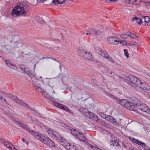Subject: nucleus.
<instances>
[{
    "mask_svg": "<svg viewBox=\"0 0 150 150\" xmlns=\"http://www.w3.org/2000/svg\"><path fill=\"white\" fill-rule=\"evenodd\" d=\"M64 2H65V0H53L52 3L53 4L57 5L62 4Z\"/></svg>",
    "mask_w": 150,
    "mask_h": 150,
    "instance_id": "b1692460",
    "label": "nucleus"
},
{
    "mask_svg": "<svg viewBox=\"0 0 150 150\" xmlns=\"http://www.w3.org/2000/svg\"><path fill=\"white\" fill-rule=\"evenodd\" d=\"M128 78L130 81L132 83L138 86L139 82H140V80L138 79L137 78L133 76H130L128 77Z\"/></svg>",
    "mask_w": 150,
    "mask_h": 150,
    "instance_id": "4468645a",
    "label": "nucleus"
},
{
    "mask_svg": "<svg viewBox=\"0 0 150 150\" xmlns=\"http://www.w3.org/2000/svg\"><path fill=\"white\" fill-rule=\"evenodd\" d=\"M24 72L28 74L31 77H33L34 76L33 74L29 71V69L27 68H24Z\"/></svg>",
    "mask_w": 150,
    "mask_h": 150,
    "instance_id": "bb28decb",
    "label": "nucleus"
},
{
    "mask_svg": "<svg viewBox=\"0 0 150 150\" xmlns=\"http://www.w3.org/2000/svg\"><path fill=\"white\" fill-rule=\"evenodd\" d=\"M33 122L38 126H40V123L39 122H37L36 121L34 120L33 121Z\"/></svg>",
    "mask_w": 150,
    "mask_h": 150,
    "instance_id": "e433bc0d",
    "label": "nucleus"
},
{
    "mask_svg": "<svg viewBox=\"0 0 150 150\" xmlns=\"http://www.w3.org/2000/svg\"><path fill=\"white\" fill-rule=\"evenodd\" d=\"M53 103L55 106L57 107L63 109L64 110L67 111L68 112H71V110L69 108L65 106H64L62 104L55 102H54Z\"/></svg>",
    "mask_w": 150,
    "mask_h": 150,
    "instance_id": "ddd939ff",
    "label": "nucleus"
},
{
    "mask_svg": "<svg viewBox=\"0 0 150 150\" xmlns=\"http://www.w3.org/2000/svg\"><path fill=\"white\" fill-rule=\"evenodd\" d=\"M100 115L102 118L112 122L113 125H117V123L116 120L112 117L102 112L100 113Z\"/></svg>",
    "mask_w": 150,
    "mask_h": 150,
    "instance_id": "9d476101",
    "label": "nucleus"
},
{
    "mask_svg": "<svg viewBox=\"0 0 150 150\" xmlns=\"http://www.w3.org/2000/svg\"><path fill=\"white\" fill-rule=\"evenodd\" d=\"M130 4H132L139 5L141 3L139 0H129Z\"/></svg>",
    "mask_w": 150,
    "mask_h": 150,
    "instance_id": "cd10ccee",
    "label": "nucleus"
},
{
    "mask_svg": "<svg viewBox=\"0 0 150 150\" xmlns=\"http://www.w3.org/2000/svg\"><path fill=\"white\" fill-rule=\"evenodd\" d=\"M26 143L27 145L28 144H29L28 142V141L26 142Z\"/></svg>",
    "mask_w": 150,
    "mask_h": 150,
    "instance_id": "de8ad7c7",
    "label": "nucleus"
},
{
    "mask_svg": "<svg viewBox=\"0 0 150 150\" xmlns=\"http://www.w3.org/2000/svg\"><path fill=\"white\" fill-rule=\"evenodd\" d=\"M13 74H15V73H14Z\"/></svg>",
    "mask_w": 150,
    "mask_h": 150,
    "instance_id": "603ef678",
    "label": "nucleus"
},
{
    "mask_svg": "<svg viewBox=\"0 0 150 150\" xmlns=\"http://www.w3.org/2000/svg\"><path fill=\"white\" fill-rule=\"evenodd\" d=\"M98 54L102 57L106 58L108 56L107 53L103 50H100L98 52Z\"/></svg>",
    "mask_w": 150,
    "mask_h": 150,
    "instance_id": "393cba45",
    "label": "nucleus"
},
{
    "mask_svg": "<svg viewBox=\"0 0 150 150\" xmlns=\"http://www.w3.org/2000/svg\"><path fill=\"white\" fill-rule=\"evenodd\" d=\"M108 41L111 44L116 45L118 44L120 42L119 39L114 36H111L108 37Z\"/></svg>",
    "mask_w": 150,
    "mask_h": 150,
    "instance_id": "9b49d317",
    "label": "nucleus"
},
{
    "mask_svg": "<svg viewBox=\"0 0 150 150\" xmlns=\"http://www.w3.org/2000/svg\"><path fill=\"white\" fill-rule=\"evenodd\" d=\"M111 63H115V61L110 56H107V57L106 58Z\"/></svg>",
    "mask_w": 150,
    "mask_h": 150,
    "instance_id": "2f4dec72",
    "label": "nucleus"
},
{
    "mask_svg": "<svg viewBox=\"0 0 150 150\" xmlns=\"http://www.w3.org/2000/svg\"><path fill=\"white\" fill-rule=\"evenodd\" d=\"M129 139L131 142L141 146L145 150H150V148L147 146L144 143L131 137H129Z\"/></svg>",
    "mask_w": 150,
    "mask_h": 150,
    "instance_id": "0eeeda50",
    "label": "nucleus"
},
{
    "mask_svg": "<svg viewBox=\"0 0 150 150\" xmlns=\"http://www.w3.org/2000/svg\"><path fill=\"white\" fill-rule=\"evenodd\" d=\"M46 0H37L38 2L40 3H43Z\"/></svg>",
    "mask_w": 150,
    "mask_h": 150,
    "instance_id": "58836bf2",
    "label": "nucleus"
},
{
    "mask_svg": "<svg viewBox=\"0 0 150 150\" xmlns=\"http://www.w3.org/2000/svg\"><path fill=\"white\" fill-rule=\"evenodd\" d=\"M44 96L45 97L49 98V95H48V94H45L44 95Z\"/></svg>",
    "mask_w": 150,
    "mask_h": 150,
    "instance_id": "a19ab883",
    "label": "nucleus"
},
{
    "mask_svg": "<svg viewBox=\"0 0 150 150\" xmlns=\"http://www.w3.org/2000/svg\"><path fill=\"white\" fill-rule=\"evenodd\" d=\"M4 146L7 148H8L11 150H12V148H13L14 146L13 145L8 142H4Z\"/></svg>",
    "mask_w": 150,
    "mask_h": 150,
    "instance_id": "6ab92c4d",
    "label": "nucleus"
},
{
    "mask_svg": "<svg viewBox=\"0 0 150 150\" xmlns=\"http://www.w3.org/2000/svg\"><path fill=\"white\" fill-rule=\"evenodd\" d=\"M90 33H86V35H90Z\"/></svg>",
    "mask_w": 150,
    "mask_h": 150,
    "instance_id": "09e8293b",
    "label": "nucleus"
},
{
    "mask_svg": "<svg viewBox=\"0 0 150 150\" xmlns=\"http://www.w3.org/2000/svg\"><path fill=\"white\" fill-rule=\"evenodd\" d=\"M22 141L23 142L25 141V139L24 138H22Z\"/></svg>",
    "mask_w": 150,
    "mask_h": 150,
    "instance_id": "49530a36",
    "label": "nucleus"
},
{
    "mask_svg": "<svg viewBox=\"0 0 150 150\" xmlns=\"http://www.w3.org/2000/svg\"><path fill=\"white\" fill-rule=\"evenodd\" d=\"M5 63L7 66H8L11 69L14 70H16L17 68L14 65L12 64L10 62V61L8 60H6L5 61Z\"/></svg>",
    "mask_w": 150,
    "mask_h": 150,
    "instance_id": "a211bd4d",
    "label": "nucleus"
},
{
    "mask_svg": "<svg viewBox=\"0 0 150 150\" xmlns=\"http://www.w3.org/2000/svg\"><path fill=\"white\" fill-rule=\"evenodd\" d=\"M0 100L3 103L5 102L6 104H7V102L6 100L3 98L2 96L0 95Z\"/></svg>",
    "mask_w": 150,
    "mask_h": 150,
    "instance_id": "f704fd0d",
    "label": "nucleus"
},
{
    "mask_svg": "<svg viewBox=\"0 0 150 150\" xmlns=\"http://www.w3.org/2000/svg\"><path fill=\"white\" fill-rule=\"evenodd\" d=\"M47 132L50 136L54 138L59 142H64V138L62 137L56 132L52 131L50 129L48 128L47 129Z\"/></svg>",
    "mask_w": 150,
    "mask_h": 150,
    "instance_id": "423d86ee",
    "label": "nucleus"
},
{
    "mask_svg": "<svg viewBox=\"0 0 150 150\" xmlns=\"http://www.w3.org/2000/svg\"><path fill=\"white\" fill-rule=\"evenodd\" d=\"M134 21H136V23L139 25H140L142 23V19L140 18H137L136 17L132 18L131 20V21L132 22H133Z\"/></svg>",
    "mask_w": 150,
    "mask_h": 150,
    "instance_id": "aec40b11",
    "label": "nucleus"
},
{
    "mask_svg": "<svg viewBox=\"0 0 150 150\" xmlns=\"http://www.w3.org/2000/svg\"><path fill=\"white\" fill-rule=\"evenodd\" d=\"M132 103L135 106L136 109H138L150 115V109L146 104L143 103L140 100L136 98H134Z\"/></svg>",
    "mask_w": 150,
    "mask_h": 150,
    "instance_id": "20e7f679",
    "label": "nucleus"
},
{
    "mask_svg": "<svg viewBox=\"0 0 150 150\" xmlns=\"http://www.w3.org/2000/svg\"><path fill=\"white\" fill-rule=\"evenodd\" d=\"M71 133L76 138L83 142L86 141V138L82 133H80L75 129L72 130Z\"/></svg>",
    "mask_w": 150,
    "mask_h": 150,
    "instance_id": "6e6552de",
    "label": "nucleus"
},
{
    "mask_svg": "<svg viewBox=\"0 0 150 150\" xmlns=\"http://www.w3.org/2000/svg\"><path fill=\"white\" fill-rule=\"evenodd\" d=\"M142 19L144 20V21L146 23H148L149 22V18L148 16H146L144 17Z\"/></svg>",
    "mask_w": 150,
    "mask_h": 150,
    "instance_id": "473e14b6",
    "label": "nucleus"
},
{
    "mask_svg": "<svg viewBox=\"0 0 150 150\" xmlns=\"http://www.w3.org/2000/svg\"><path fill=\"white\" fill-rule=\"evenodd\" d=\"M122 146L124 147H126L127 146V145L125 144L124 143L122 142Z\"/></svg>",
    "mask_w": 150,
    "mask_h": 150,
    "instance_id": "c03bdc74",
    "label": "nucleus"
},
{
    "mask_svg": "<svg viewBox=\"0 0 150 150\" xmlns=\"http://www.w3.org/2000/svg\"><path fill=\"white\" fill-rule=\"evenodd\" d=\"M128 38H129L131 39L136 38L137 37V36L131 33L130 32H127Z\"/></svg>",
    "mask_w": 150,
    "mask_h": 150,
    "instance_id": "c85d7f7f",
    "label": "nucleus"
},
{
    "mask_svg": "<svg viewBox=\"0 0 150 150\" xmlns=\"http://www.w3.org/2000/svg\"><path fill=\"white\" fill-rule=\"evenodd\" d=\"M40 78H42V77L41 76L40 77Z\"/></svg>",
    "mask_w": 150,
    "mask_h": 150,
    "instance_id": "3c124183",
    "label": "nucleus"
},
{
    "mask_svg": "<svg viewBox=\"0 0 150 150\" xmlns=\"http://www.w3.org/2000/svg\"><path fill=\"white\" fill-rule=\"evenodd\" d=\"M121 45H126L127 44V42L125 40H120V43Z\"/></svg>",
    "mask_w": 150,
    "mask_h": 150,
    "instance_id": "c9c22d12",
    "label": "nucleus"
},
{
    "mask_svg": "<svg viewBox=\"0 0 150 150\" xmlns=\"http://www.w3.org/2000/svg\"><path fill=\"white\" fill-rule=\"evenodd\" d=\"M129 1V0H125V2L126 3L130 4Z\"/></svg>",
    "mask_w": 150,
    "mask_h": 150,
    "instance_id": "79ce46f5",
    "label": "nucleus"
},
{
    "mask_svg": "<svg viewBox=\"0 0 150 150\" xmlns=\"http://www.w3.org/2000/svg\"><path fill=\"white\" fill-rule=\"evenodd\" d=\"M146 4L147 6H150V1H148L146 2Z\"/></svg>",
    "mask_w": 150,
    "mask_h": 150,
    "instance_id": "ea45409f",
    "label": "nucleus"
},
{
    "mask_svg": "<svg viewBox=\"0 0 150 150\" xmlns=\"http://www.w3.org/2000/svg\"><path fill=\"white\" fill-rule=\"evenodd\" d=\"M17 36L9 35L7 37L2 39L0 41V44L3 50L7 52L11 51L12 48L18 47L21 46L22 44L21 41H17Z\"/></svg>",
    "mask_w": 150,
    "mask_h": 150,
    "instance_id": "f257e3e1",
    "label": "nucleus"
},
{
    "mask_svg": "<svg viewBox=\"0 0 150 150\" xmlns=\"http://www.w3.org/2000/svg\"><path fill=\"white\" fill-rule=\"evenodd\" d=\"M127 32L126 33H125L123 34H121L120 35V37L121 38L123 39H126L128 38Z\"/></svg>",
    "mask_w": 150,
    "mask_h": 150,
    "instance_id": "7c9ffc66",
    "label": "nucleus"
},
{
    "mask_svg": "<svg viewBox=\"0 0 150 150\" xmlns=\"http://www.w3.org/2000/svg\"><path fill=\"white\" fill-rule=\"evenodd\" d=\"M129 150H137L136 149L134 148L133 147H130Z\"/></svg>",
    "mask_w": 150,
    "mask_h": 150,
    "instance_id": "a18cd8bd",
    "label": "nucleus"
},
{
    "mask_svg": "<svg viewBox=\"0 0 150 150\" xmlns=\"http://www.w3.org/2000/svg\"><path fill=\"white\" fill-rule=\"evenodd\" d=\"M42 20L40 18L39 16H36L35 18H34L33 20V22L36 24L37 23H42Z\"/></svg>",
    "mask_w": 150,
    "mask_h": 150,
    "instance_id": "a878e982",
    "label": "nucleus"
},
{
    "mask_svg": "<svg viewBox=\"0 0 150 150\" xmlns=\"http://www.w3.org/2000/svg\"><path fill=\"white\" fill-rule=\"evenodd\" d=\"M90 33L94 34L99 35L102 33L101 31L97 29H91L90 30Z\"/></svg>",
    "mask_w": 150,
    "mask_h": 150,
    "instance_id": "5701e85b",
    "label": "nucleus"
},
{
    "mask_svg": "<svg viewBox=\"0 0 150 150\" xmlns=\"http://www.w3.org/2000/svg\"><path fill=\"white\" fill-rule=\"evenodd\" d=\"M86 115V117L91 119H93V118H95L96 117V115L94 113L91 112L89 111Z\"/></svg>",
    "mask_w": 150,
    "mask_h": 150,
    "instance_id": "4be33fe9",
    "label": "nucleus"
},
{
    "mask_svg": "<svg viewBox=\"0 0 150 150\" xmlns=\"http://www.w3.org/2000/svg\"><path fill=\"white\" fill-rule=\"evenodd\" d=\"M16 103H18V104H20V105L24 107H27L28 105L26 103L23 102L22 101H21L19 100H17L16 102Z\"/></svg>",
    "mask_w": 150,
    "mask_h": 150,
    "instance_id": "c756f323",
    "label": "nucleus"
},
{
    "mask_svg": "<svg viewBox=\"0 0 150 150\" xmlns=\"http://www.w3.org/2000/svg\"><path fill=\"white\" fill-rule=\"evenodd\" d=\"M28 9V6L25 2L18 3L17 6L14 7L12 11V16L16 17L18 16H22L27 13Z\"/></svg>",
    "mask_w": 150,
    "mask_h": 150,
    "instance_id": "f03ea898",
    "label": "nucleus"
},
{
    "mask_svg": "<svg viewBox=\"0 0 150 150\" xmlns=\"http://www.w3.org/2000/svg\"><path fill=\"white\" fill-rule=\"evenodd\" d=\"M121 142L119 141V139L118 138H115L113 140L110 142V144L111 146L112 145L116 146H121L120 144Z\"/></svg>",
    "mask_w": 150,
    "mask_h": 150,
    "instance_id": "2eb2a0df",
    "label": "nucleus"
},
{
    "mask_svg": "<svg viewBox=\"0 0 150 150\" xmlns=\"http://www.w3.org/2000/svg\"><path fill=\"white\" fill-rule=\"evenodd\" d=\"M138 86L144 90L150 91V88L148 85L145 82L142 83L141 81H140V82H139Z\"/></svg>",
    "mask_w": 150,
    "mask_h": 150,
    "instance_id": "dca6fc26",
    "label": "nucleus"
},
{
    "mask_svg": "<svg viewBox=\"0 0 150 150\" xmlns=\"http://www.w3.org/2000/svg\"><path fill=\"white\" fill-rule=\"evenodd\" d=\"M124 51L125 53V55L126 57L127 58H128L129 57V55L128 53L127 50L125 49L124 50Z\"/></svg>",
    "mask_w": 150,
    "mask_h": 150,
    "instance_id": "72a5a7b5",
    "label": "nucleus"
},
{
    "mask_svg": "<svg viewBox=\"0 0 150 150\" xmlns=\"http://www.w3.org/2000/svg\"><path fill=\"white\" fill-rule=\"evenodd\" d=\"M149 98L150 99V96L149 97Z\"/></svg>",
    "mask_w": 150,
    "mask_h": 150,
    "instance_id": "864d4df0",
    "label": "nucleus"
},
{
    "mask_svg": "<svg viewBox=\"0 0 150 150\" xmlns=\"http://www.w3.org/2000/svg\"><path fill=\"white\" fill-rule=\"evenodd\" d=\"M62 143V144L65 147L67 150H79L78 149H77L76 148L74 143H73V144H70V143L66 141L64 139V142Z\"/></svg>",
    "mask_w": 150,
    "mask_h": 150,
    "instance_id": "1a4fd4ad",
    "label": "nucleus"
},
{
    "mask_svg": "<svg viewBox=\"0 0 150 150\" xmlns=\"http://www.w3.org/2000/svg\"><path fill=\"white\" fill-rule=\"evenodd\" d=\"M109 1L111 2H116L117 0H109Z\"/></svg>",
    "mask_w": 150,
    "mask_h": 150,
    "instance_id": "37998d69",
    "label": "nucleus"
},
{
    "mask_svg": "<svg viewBox=\"0 0 150 150\" xmlns=\"http://www.w3.org/2000/svg\"><path fill=\"white\" fill-rule=\"evenodd\" d=\"M69 1V0H65V1Z\"/></svg>",
    "mask_w": 150,
    "mask_h": 150,
    "instance_id": "8fccbe9b",
    "label": "nucleus"
},
{
    "mask_svg": "<svg viewBox=\"0 0 150 150\" xmlns=\"http://www.w3.org/2000/svg\"><path fill=\"white\" fill-rule=\"evenodd\" d=\"M80 111L81 112V114L86 117V114L89 111L88 110L87 108H81L79 109Z\"/></svg>",
    "mask_w": 150,
    "mask_h": 150,
    "instance_id": "412c9836",
    "label": "nucleus"
},
{
    "mask_svg": "<svg viewBox=\"0 0 150 150\" xmlns=\"http://www.w3.org/2000/svg\"><path fill=\"white\" fill-rule=\"evenodd\" d=\"M38 88H39L41 91L42 92H44V93H45V90L44 89H43V88H41L40 87H38Z\"/></svg>",
    "mask_w": 150,
    "mask_h": 150,
    "instance_id": "4c0bfd02",
    "label": "nucleus"
},
{
    "mask_svg": "<svg viewBox=\"0 0 150 150\" xmlns=\"http://www.w3.org/2000/svg\"><path fill=\"white\" fill-rule=\"evenodd\" d=\"M33 134H34L35 137L37 139L40 140L45 144L50 147H53L55 146L53 142L49 138L37 132H34L33 131H31Z\"/></svg>",
    "mask_w": 150,
    "mask_h": 150,
    "instance_id": "7ed1b4c3",
    "label": "nucleus"
},
{
    "mask_svg": "<svg viewBox=\"0 0 150 150\" xmlns=\"http://www.w3.org/2000/svg\"><path fill=\"white\" fill-rule=\"evenodd\" d=\"M114 99L118 103L120 104L125 107L126 104L127 103V101L125 100H120L119 99L115 97Z\"/></svg>",
    "mask_w": 150,
    "mask_h": 150,
    "instance_id": "f3484780",
    "label": "nucleus"
},
{
    "mask_svg": "<svg viewBox=\"0 0 150 150\" xmlns=\"http://www.w3.org/2000/svg\"><path fill=\"white\" fill-rule=\"evenodd\" d=\"M79 54L86 60L91 61L92 59V55L90 52L81 48L78 51Z\"/></svg>",
    "mask_w": 150,
    "mask_h": 150,
    "instance_id": "39448f33",
    "label": "nucleus"
},
{
    "mask_svg": "<svg viewBox=\"0 0 150 150\" xmlns=\"http://www.w3.org/2000/svg\"><path fill=\"white\" fill-rule=\"evenodd\" d=\"M134 97L132 98V101L131 103L127 101V103L125 106V107L127 109L130 111H134L135 109L134 105L132 103L133 101L134 100Z\"/></svg>",
    "mask_w": 150,
    "mask_h": 150,
    "instance_id": "f8f14e48",
    "label": "nucleus"
}]
</instances>
